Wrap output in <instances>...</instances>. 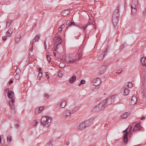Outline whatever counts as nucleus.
I'll return each mask as SVG.
<instances>
[{"label":"nucleus","instance_id":"1","mask_svg":"<svg viewBox=\"0 0 146 146\" xmlns=\"http://www.w3.org/2000/svg\"><path fill=\"white\" fill-rule=\"evenodd\" d=\"M119 6H118L114 10L112 16V21L115 27L117 26L119 17Z\"/></svg>","mask_w":146,"mask_h":146},{"label":"nucleus","instance_id":"2","mask_svg":"<svg viewBox=\"0 0 146 146\" xmlns=\"http://www.w3.org/2000/svg\"><path fill=\"white\" fill-rule=\"evenodd\" d=\"M93 119L94 118L92 117L88 120L82 122L78 126V129L79 130H82L84 129L86 127L89 126L91 125Z\"/></svg>","mask_w":146,"mask_h":146},{"label":"nucleus","instance_id":"3","mask_svg":"<svg viewBox=\"0 0 146 146\" xmlns=\"http://www.w3.org/2000/svg\"><path fill=\"white\" fill-rule=\"evenodd\" d=\"M105 103L104 101H101L98 105L93 108L92 110V111L94 113L98 112L104 109L105 108V106L104 105Z\"/></svg>","mask_w":146,"mask_h":146},{"label":"nucleus","instance_id":"4","mask_svg":"<svg viewBox=\"0 0 146 146\" xmlns=\"http://www.w3.org/2000/svg\"><path fill=\"white\" fill-rule=\"evenodd\" d=\"M51 121V119L48 116L42 117L41 119V123L44 126H46L47 127L49 126L50 123Z\"/></svg>","mask_w":146,"mask_h":146},{"label":"nucleus","instance_id":"5","mask_svg":"<svg viewBox=\"0 0 146 146\" xmlns=\"http://www.w3.org/2000/svg\"><path fill=\"white\" fill-rule=\"evenodd\" d=\"M54 40L55 41L54 48V51H56L58 48V46L62 42V40L60 36H58L57 38H55Z\"/></svg>","mask_w":146,"mask_h":146},{"label":"nucleus","instance_id":"6","mask_svg":"<svg viewBox=\"0 0 146 146\" xmlns=\"http://www.w3.org/2000/svg\"><path fill=\"white\" fill-rule=\"evenodd\" d=\"M15 100L13 98H11L9 101V104L10 106L11 109L13 111L14 113H15L16 111L14 106V102Z\"/></svg>","mask_w":146,"mask_h":146},{"label":"nucleus","instance_id":"7","mask_svg":"<svg viewBox=\"0 0 146 146\" xmlns=\"http://www.w3.org/2000/svg\"><path fill=\"white\" fill-rule=\"evenodd\" d=\"M101 81L100 79L99 78H97L94 79L93 80V84L94 86H97L99 85Z\"/></svg>","mask_w":146,"mask_h":146},{"label":"nucleus","instance_id":"8","mask_svg":"<svg viewBox=\"0 0 146 146\" xmlns=\"http://www.w3.org/2000/svg\"><path fill=\"white\" fill-rule=\"evenodd\" d=\"M71 106H70V108L69 110H66L63 113V116L65 117H69L70 116L71 114L72 113V111L71 112V111L70 110H71L72 109V108H71Z\"/></svg>","mask_w":146,"mask_h":146},{"label":"nucleus","instance_id":"9","mask_svg":"<svg viewBox=\"0 0 146 146\" xmlns=\"http://www.w3.org/2000/svg\"><path fill=\"white\" fill-rule=\"evenodd\" d=\"M102 101H104V102H105L104 105L105 106V108L107 106V105L110 104L111 103L113 102V100L112 101L111 99L110 98H108L105 100H102Z\"/></svg>","mask_w":146,"mask_h":146},{"label":"nucleus","instance_id":"10","mask_svg":"<svg viewBox=\"0 0 146 146\" xmlns=\"http://www.w3.org/2000/svg\"><path fill=\"white\" fill-rule=\"evenodd\" d=\"M107 68V66L106 65L102 66L100 68L99 74L101 75L103 74L106 71Z\"/></svg>","mask_w":146,"mask_h":146},{"label":"nucleus","instance_id":"11","mask_svg":"<svg viewBox=\"0 0 146 146\" xmlns=\"http://www.w3.org/2000/svg\"><path fill=\"white\" fill-rule=\"evenodd\" d=\"M136 96L135 94L133 95L131 100V102H130L131 104V105H134L136 103L137 101V99Z\"/></svg>","mask_w":146,"mask_h":146},{"label":"nucleus","instance_id":"12","mask_svg":"<svg viewBox=\"0 0 146 146\" xmlns=\"http://www.w3.org/2000/svg\"><path fill=\"white\" fill-rule=\"evenodd\" d=\"M139 4L138 0H133L131 5V7L137 8Z\"/></svg>","mask_w":146,"mask_h":146},{"label":"nucleus","instance_id":"13","mask_svg":"<svg viewBox=\"0 0 146 146\" xmlns=\"http://www.w3.org/2000/svg\"><path fill=\"white\" fill-rule=\"evenodd\" d=\"M70 11L68 9L63 11L61 13V15L63 16H66L67 15L70 13Z\"/></svg>","mask_w":146,"mask_h":146},{"label":"nucleus","instance_id":"14","mask_svg":"<svg viewBox=\"0 0 146 146\" xmlns=\"http://www.w3.org/2000/svg\"><path fill=\"white\" fill-rule=\"evenodd\" d=\"M128 135L127 133H125L123 137V142L125 144H127L128 142Z\"/></svg>","mask_w":146,"mask_h":146},{"label":"nucleus","instance_id":"15","mask_svg":"<svg viewBox=\"0 0 146 146\" xmlns=\"http://www.w3.org/2000/svg\"><path fill=\"white\" fill-rule=\"evenodd\" d=\"M130 112H126L121 115V117L122 119H125L129 116Z\"/></svg>","mask_w":146,"mask_h":146},{"label":"nucleus","instance_id":"16","mask_svg":"<svg viewBox=\"0 0 146 146\" xmlns=\"http://www.w3.org/2000/svg\"><path fill=\"white\" fill-rule=\"evenodd\" d=\"M76 76L75 75H74L72 77L70 78L69 82L70 83H73L76 79Z\"/></svg>","mask_w":146,"mask_h":146},{"label":"nucleus","instance_id":"17","mask_svg":"<svg viewBox=\"0 0 146 146\" xmlns=\"http://www.w3.org/2000/svg\"><path fill=\"white\" fill-rule=\"evenodd\" d=\"M82 50L81 48H80L78 50L77 53L78 54V60H80L82 57Z\"/></svg>","mask_w":146,"mask_h":146},{"label":"nucleus","instance_id":"18","mask_svg":"<svg viewBox=\"0 0 146 146\" xmlns=\"http://www.w3.org/2000/svg\"><path fill=\"white\" fill-rule=\"evenodd\" d=\"M141 62L142 65L146 67V56L142 57L141 59Z\"/></svg>","mask_w":146,"mask_h":146},{"label":"nucleus","instance_id":"19","mask_svg":"<svg viewBox=\"0 0 146 146\" xmlns=\"http://www.w3.org/2000/svg\"><path fill=\"white\" fill-rule=\"evenodd\" d=\"M14 93L11 91H9L7 93V96L9 98H13V97Z\"/></svg>","mask_w":146,"mask_h":146},{"label":"nucleus","instance_id":"20","mask_svg":"<svg viewBox=\"0 0 146 146\" xmlns=\"http://www.w3.org/2000/svg\"><path fill=\"white\" fill-rule=\"evenodd\" d=\"M89 18L90 19L86 24L87 26H88L90 25H93L94 24L93 23L94 21V19L92 17L91 18H90L89 17Z\"/></svg>","mask_w":146,"mask_h":146},{"label":"nucleus","instance_id":"21","mask_svg":"<svg viewBox=\"0 0 146 146\" xmlns=\"http://www.w3.org/2000/svg\"><path fill=\"white\" fill-rule=\"evenodd\" d=\"M129 89L127 88H125L123 91V95L127 96L129 94Z\"/></svg>","mask_w":146,"mask_h":146},{"label":"nucleus","instance_id":"22","mask_svg":"<svg viewBox=\"0 0 146 146\" xmlns=\"http://www.w3.org/2000/svg\"><path fill=\"white\" fill-rule=\"evenodd\" d=\"M78 59H73L72 58H69L68 60L69 63H74L76 60H78Z\"/></svg>","mask_w":146,"mask_h":146},{"label":"nucleus","instance_id":"23","mask_svg":"<svg viewBox=\"0 0 146 146\" xmlns=\"http://www.w3.org/2000/svg\"><path fill=\"white\" fill-rule=\"evenodd\" d=\"M66 104V102L64 100H62L60 103V106L62 108H64L65 107Z\"/></svg>","mask_w":146,"mask_h":146},{"label":"nucleus","instance_id":"24","mask_svg":"<svg viewBox=\"0 0 146 146\" xmlns=\"http://www.w3.org/2000/svg\"><path fill=\"white\" fill-rule=\"evenodd\" d=\"M12 23V20L9 19L7 20L6 27L7 28L9 27Z\"/></svg>","mask_w":146,"mask_h":146},{"label":"nucleus","instance_id":"25","mask_svg":"<svg viewBox=\"0 0 146 146\" xmlns=\"http://www.w3.org/2000/svg\"><path fill=\"white\" fill-rule=\"evenodd\" d=\"M104 55L103 54H101L98 56V60H103Z\"/></svg>","mask_w":146,"mask_h":146},{"label":"nucleus","instance_id":"26","mask_svg":"<svg viewBox=\"0 0 146 146\" xmlns=\"http://www.w3.org/2000/svg\"><path fill=\"white\" fill-rule=\"evenodd\" d=\"M131 12L133 14V15L135 14L137 12V8H135L134 7H131Z\"/></svg>","mask_w":146,"mask_h":146},{"label":"nucleus","instance_id":"27","mask_svg":"<svg viewBox=\"0 0 146 146\" xmlns=\"http://www.w3.org/2000/svg\"><path fill=\"white\" fill-rule=\"evenodd\" d=\"M122 70L120 69H117L115 71V73L116 74H120L121 73Z\"/></svg>","mask_w":146,"mask_h":146},{"label":"nucleus","instance_id":"28","mask_svg":"<svg viewBox=\"0 0 146 146\" xmlns=\"http://www.w3.org/2000/svg\"><path fill=\"white\" fill-rule=\"evenodd\" d=\"M132 126H130V128H129L128 131V132H129V137H130V135H131L132 133L133 130L132 129Z\"/></svg>","mask_w":146,"mask_h":146},{"label":"nucleus","instance_id":"29","mask_svg":"<svg viewBox=\"0 0 146 146\" xmlns=\"http://www.w3.org/2000/svg\"><path fill=\"white\" fill-rule=\"evenodd\" d=\"M77 26V25L74 22L71 21L70 22V25H69L68 26Z\"/></svg>","mask_w":146,"mask_h":146},{"label":"nucleus","instance_id":"30","mask_svg":"<svg viewBox=\"0 0 146 146\" xmlns=\"http://www.w3.org/2000/svg\"><path fill=\"white\" fill-rule=\"evenodd\" d=\"M7 139L8 141H9L10 142L11 140V136L10 135H9L7 137Z\"/></svg>","mask_w":146,"mask_h":146},{"label":"nucleus","instance_id":"31","mask_svg":"<svg viewBox=\"0 0 146 146\" xmlns=\"http://www.w3.org/2000/svg\"><path fill=\"white\" fill-rule=\"evenodd\" d=\"M85 83V81L84 80H82L80 81V83H79L78 84V86H80L81 85V84H84Z\"/></svg>","mask_w":146,"mask_h":146},{"label":"nucleus","instance_id":"32","mask_svg":"<svg viewBox=\"0 0 146 146\" xmlns=\"http://www.w3.org/2000/svg\"><path fill=\"white\" fill-rule=\"evenodd\" d=\"M39 38V36L37 35L36 36L35 38H34V41L35 42H36L38 41V39Z\"/></svg>","mask_w":146,"mask_h":146},{"label":"nucleus","instance_id":"33","mask_svg":"<svg viewBox=\"0 0 146 146\" xmlns=\"http://www.w3.org/2000/svg\"><path fill=\"white\" fill-rule=\"evenodd\" d=\"M20 78V76L19 74L16 73L15 76V79L16 80H18Z\"/></svg>","mask_w":146,"mask_h":146},{"label":"nucleus","instance_id":"34","mask_svg":"<svg viewBox=\"0 0 146 146\" xmlns=\"http://www.w3.org/2000/svg\"><path fill=\"white\" fill-rule=\"evenodd\" d=\"M133 84L131 82H129L127 85L128 87L131 88L132 87Z\"/></svg>","mask_w":146,"mask_h":146},{"label":"nucleus","instance_id":"35","mask_svg":"<svg viewBox=\"0 0 146 146\" xmlns=\"http://www.w3.org/2000/svg\"><path fill=\"white\" fill-rule=\"evenodd\" d=\"M45 146H52L51 142L50 141L46 144Z\"/></svg>","mask_w":146,"mask_h":146},{"label":"nucleus","instance_id":"36","mask_svg":"<svg viewBox=\"0 0 146 146\" xmlns=\"http://www.w3.org/2000/svg\"><path fill=\"white\" fill-rule=\"evenodd\" d=\"M59 66L60 68H63L64 67L65 65L63 63H60L59 65Z\"/></svg>","mask_w":146,"mask_h":146},{"label":"nucleus","instance_id":"37","mask_svg":"<svg viewBox=\"0 0 146 146\" xmlns=\"http://www.w3.org/2000/svg\"><path fill=\"white\" fill-rule=\"evenodd\" d=\"M40 113V111L38 108H36L35 110V113L36 114H38L39 113Z\"/></svg>","mask_w":146,"mask_h":146},{"label":"nucleus","instance_id":"38","mask_svg":"<svg viewBox=\"0 0 146 146\" xmlns=\"http://www.w3.org/2000/svg\"><path fill=\"white\" fill-rule=\"evenodd\" d=\"M125 48V46L123 44H121L120 47V49H121V50H123Z\"/></svg>","mask_w":146,"mask_h":146},{"label":"nucleus","instance_id":"39","mask_svg":"<svg viewBox=\"0 0 146 146\" xmlns=\"http://www.w3.org/2000/svg\"><path fill=\"white\" fill-rule=\"evenodd\" d=\"M42 73L41 72H40L39 73L38 75V78H39V80H40V77H41L42 76Z\"/></svg>","mask_w":146,"mask_h":146},{"label":"nucleus","instance_id":"40","mask_svg":"<svg viewBox=\"0 0 146 146\" xmlns=\"http://www.w3.org/2000/svg\"><path fill=\"white\" fill-rule=\"evenodd\" d=\"M115 96L113 95V96H112L111 98H111L112 101L113 100V102H114V100L115 99Z\"/></svg>","mask_w":146,"mask_h":146},{"label":"nucleus","instance_id":"41","mask_svg":"<svg viewBox=\"0 0 146 146\" xmlns=\"http://www.w3.org/2000/svg\"><path fill=\"white\" fill-rule=\"evenodd\" d=\"M128 128L129 127L124 130V131H123L124 133L125 132V133H127V135H128V134L129 135V132H128Z\"/></svg>","mask_w":146,"mask_h":146},{"label":"nucleus","instance_id":"42","mask_svg":"<svg viewBox=\"0 0 146 146\" xmlns=\"http://www.w3.org/2000/svg\"><path fill=\"white\" fill-rule=\"evenodd\" d=\"M6 34L8 36H11V33L9 32V31H8L6 32Z\"/></svg>","mask_w":146,"mask_h":146},{"label":"nucleus","instance_id":"43","mask_svg":"<svg viewBox=\"0 0 146 146\" xmlns=\"http://www.w3.org/2000/svg\"><path fill=\"white\" fill-rule=\"evenodd\" d=\"M75 110H76V111H77L78 110V109H77V108L76 107H75L72 110V113H73V112H75L76 111H75Z\"/></svg>","mask_w":146,"mask_h":146},{"label":"nucleus","instance_id":"44","mask_svg":"<svg viewBox=\"0 0 146 146\" xmlns=\"http://www.w3.org/2000/svg\"><path fill=\"white\" fill-rule=\"evenodd\" d=\"M44 107H43V106L40 107L38 108V109L40 111V113L41 112V111H42Z\"/></svg>","mask_w":146,"mask_h":146},{"label":"nucleus","instance_id":"45","mask_svg":"<svg viewBox=\"0 0 146 146\" xmlns=\"http://www.w3.org/2000/svg\"><path fill=\"white\" fill-rule=\"evenodd\" d=\"M139 128H138V127H134V128L133 129V131H137L138 130Z\"/></svg>","mask_w":146,"mask_h":146},{"label":"nucleus","instance_id":"46","mask_svg":"<svg viewBox=\"0 0 146 146\" xmlns=\"http://www.w3.org/2000/svg\"><path fill=\"white\" fill-rule=\"evenodd\" d=\"M107 51H108V49L106 48L104 51V55L105 56L107 54Z\"/></svg>","mask_w":146,"mask_h":146},{"label":"nucleus","instance_id":"47","mask_svg":"<svg viewBox=\"0 0 146 146\" xmlns=\"http://www.w3.org/2000/svg\"><path fill=\"white\" fill-rule=\"evenodd\" d=\"M47 60L49 62H50L51 60V58H50V56L48 55L47 56Z\"/></svg>","mask_w":146,"mask_h":146},{"label":"nucleus","instance_id":"48","mask_svg":"<svg viewBox=\"0 0 146 146\" xmlns=\"http://www.w3.org/2000/svg\"><path fill=\"white\" fill-rule=\"evenodd\" d=\"M44 97L45 98H48L49 97V95L47 93H45L44 95Z\"/></svg>","mask_w":146,"mask_h":146},{"label":"nucleus","instance_id":"49","mask_svg":"<svg viewBox=\"0 0 146 146\" xmlns=\"http://www.w3.org/2000/svg\"><path fill=\"white\" fill-rule=\"evenodd\" d=\"M13 29L12 28H10L8 30L9 31V32H10V33H11L12 34L13 32Z\"/></svg>","mask_w":146,"mask_h":146},{"label":"nucleus","instance_id":"50","mask_svg":"<svg viewBox=\"0 0 146 146\" xmlns=\"http://www.w3.org/2000/svg\"><path fill=\"white\" fill-rule=\"evenodd\" d=\"M143 15L144 16H146V11L145 9L143 12Z\"/></svg>","mask_w":146,"mask_h":146},{"label":"nucleus","instance_id":"51","mask_svg":"<svg viewBox=\"0 0 146 146\" xmlns=\"http://www.w3.org/2000/svg\"><path fill=\"white\" fill-rule=\"evenodd\" d=\"M139 123L136 124L135 126V127H138L139 128Z\"/></svg>","mask_w":146,"mask_h":146},{"label":"nucleus","instance_id":"52","mask_svg":"<svg viewBox=\"0 0 146 146\" xmlns=\"http://www.w3.org/2000/svg\"><path fill=\"white\" fill-rule=\"evenodd\" d=\"M64 27H65L64 25V24H63V25H61L60 26V28L62 29L64 28Z\"/></svg>","mask_w":146,"mask_h":146},{"label":"nucleus","instance_id":"53","mask_svg":"<svg viewBox=\"0 0 146 146\" xmlns=\"http://www.w3.org/2000/svg\"><path fill=\"white\" fill-rule=\"evenodd\" d=\"M37 121L36 120H34L33 122V124L34 125L36 126L37 125Z\"/></svg>","mask_w":146,"mask_h":146},{"label":"nucleus","instance_id":"54","mask_svg":"<svg viewBox=\"0 0 146 146\" xmlns=\"http://www.w3.org/2000/svg\"><path fill=\"white\" fill-rule=\"evenodd\" d=\"M7 39V36H3L2 37V39L3 40H6Z\"/></svg>","mask_w":146,"mask_h":146},{"label":"nucleus","instance_id":"55","mask_svg":"<svg viewBox=\"0 0 146 146\" xmlns=\"http://www.w3.org/2000/svg\"><path fill=\"white\" fill-rule=\"evenodd\" d=\"M70 23V20H68L66 22V25H69Z\"/></svg>","mask_w":146,"mask_h":146},{"label":"nucleus","instance_id":"56","mask_svg":"<svg viewBox=\"0 0 146 146\" xmlns=\"http://www.w3.org/2000/svg\"><path fill=\"white\" fill-rule=\"evenodd\" d=\"M69 143H70L68 141H66V145H69Z\"/></svg>","mask_w":146,"mask_h":146},{"label":"nucleus","instance_id":"57","mask_svg":"<svg viewBox=\"0 0 146 146\" xmlns=\"http://www.w3.org/2000/svg\"><path fill=\"white\" fill-rule=\"evenodd\" d=\"M13 81L12 80H10L9 82V84H10L12 83H13Z\"/></svg>","mask_w":146,"mask_h":146},{"label":"nucleus","instance_id":"58","mask_svg":"<svg viewBox=\"0 0 146 146\" xmlns=\"http://www.w3.org/2000/svg\"><path fill=\"white\" fill-rule=\"evenodd\" d=\"M145 117H142L141 118V120H144V119H145Z\"/></svg>","mask_w":146,"mask_h":146},{"label":"nucleus","instance_id":"59","mask_svg":"<svg viewBox=\"0 0 146 146\" xmlns=\"http://www.w3.org/2000/svg\"><path fill=\"white\" fill-rule=\"evenodd\" d=\"M19 127V125L18 124H17L15 125V127L17 128Z\"/></svg>","mask_w":146,"mask_h":146},{"label":"nucleus","instance_id":"60","mask_svg":"<svg viewBox=\"0 0 146 146\" xmlns=\"http://www.w3.org/2000/svg\"><path fill=\"white\" fill-rule=\"evenodd\" d=\"M48 73V72H46V77L48 79L49 78V77H48V75L46 74V73Z\"/></svg>","mask_w":146,"mask_h":146},{"label":"nucleus","instance_id":"61","mask_svg":"<svg viewBox=\"0 0 146 146\" xmlns=\"http://www.w3.org/2000/svg\"><path fill=\"white\" fill-rule=\"evenodd\" d=\"M32 46H32L31 47V48L30 49V51L32 52L33 50Z\"/></svg>","mask_w":146,"mask_h":146},{"label":"nucleus","instance_id":"62","mask_svg":"<svg viewBox=\"0 0 146 146\" xmlns=\"http://www.w3.org/2000/svg\"><path fill=\"white\" fill-rule=\"evenodd\" d=\"M58 30L59 31H61L62 30V29L59 27L58 29Z\"/></svg>","mask_w":146,"mask_h":146},{"label":"nucleus","instance_id":"63","mask_svg":"<svg viewBox=\"0 0 146 146\" xmlns=\"http://www.w3.org/2000/svg\"><path fill=\"white\" fill-rule=\"evenodd\" d=\"M88 26H87V25H86V27H84L83 28V29L84 30H85V29L87 28V27Z\"/></svg>","mask_w":146,"mask_h":146},{"label":"nucleus","instance_id":"64","mask_svg":"<svg viewBox=\"0 0 146 146\" xmlns=\"http://www.w3.org/2000/svg\"><path fill=\"white\" fill-rule=\"evenodd\" d=\"M44 47H45V48L46 50V49H47V46H46V44H45L44 45Z\"/></svg>","mask_w":146,"mask_h":146}]
</instances>
